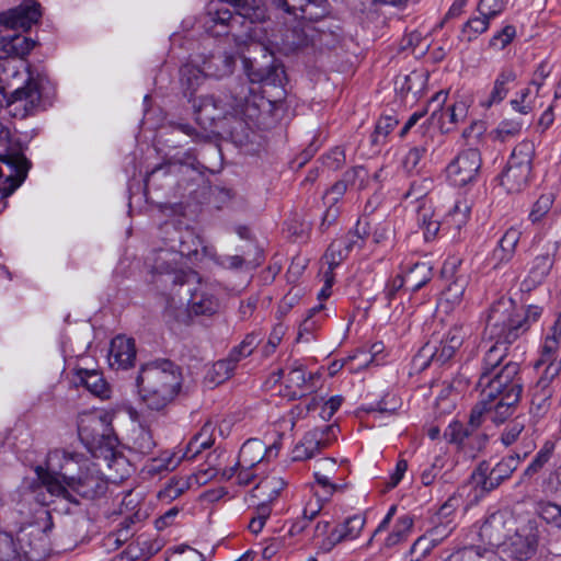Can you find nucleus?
<instances>
[{"label": "nucleus", "mask_w": 561, "mask_h": 561, "mask_svg": "<svg viewBox=\"0 0 561 561\" xmlns=\"http://www.w3.org/2000/svg\"><path fill=\"white\" fill-rule=\"evenodd\" d=\"M35 473L36 480L30 488L42 505H48L53 497L78 503L72 493L94 500L107 491V481L96 466L77 453L53 450L47 455L45 467L37 466Z\"/></svg>", "instance_id": "1"}, {"label": "nucleus", "mask_w": 561, "mask_h": 561, "mask_svg": "<svg viewBox=\"0 0 561 561\" xmlns=\"http://www.w3.org/2000/svg\"><path fill=\"white\" fill-rule=\"evenodd\" d=\"M136 386L141 402L149 410L162 411L181 391V368L164 358L146 363L139 369Z\"/></svg>", "instance_id": "2"}, {"label": "nucleus", "mask_w": 561, "mask_h": 561, "mask_svg": "<svg viewBox=\"0 0 561 561\" xmlns=\"http://www.w3.org/2000/svg\"><path fill=\"white\" fill-rule=\"evenodd\" d=\"M541 313L538 306L517 307L512 299H501L489 309L483 340L510 347L539 320Z\"/></svg>", "instance_id": "3"}, {"label": "nucleus", "mask_w": 561, "mask_h": 561, "mask_svg": "<svg viewBox=\"0 0 561 561\" xmlns=\"http://www.w3.org/2000/svg\"><path fill=\"white\" fill-rule=\"evenodd\" d=\"M247 94L248 88L242 85L236 95L203 94L194 98L192 105L197 123L208 128L228 117H238L243 112Z\"/></svg>", "instance_id": "4"}, {"label": "nucleus", "mask_w": 561, "mask_h": 561, "mask_svg": "<svg viewBox=\"0 0 561 561\" xmlns=\"http://www.w3.org/2000/svg\"><path fill=\"white\" fill-rule=\"evenodd\" d=\"M471 333L468 327L456 324L447 332L442 340L426 342L414 356V365L419 369H425L431 364L442 366L451 359L457 350L460 348L465 339Z\"/></svg>", "instance_id": "5"}, {"label": "nucleus", "mask_w": 561, "mask_h": 561, "mask_svg": "<svg viewBox=\"0 0 561 561\" xmlns=\"http://www.w3.org/2000/svg\"><path fill=\"white\" fill-rule=\"evenodd\" d=\"M78 435L94 457L103 456L107 459L115 456L117 438L112 434L105 417L95 414L81 417Z\"/></svg>", "instance_id": "6"}, {"label": "nucleus", "mask_w": 561, "mask_h": 561, "mask_svg": "<svg viewBox=\"0 0 561 561\" xmlns=\"http://www.w3.org/2000/svg\"><path fill=\"white\" fill-rule=\"evenodd\" d=\"M534 156L533 141L524 140L515 146L501 175V184L508 193H519L528 185Z\"/></svg>", "instance_id": "7"}, {"label": "nucleus", "mask_w": 561, "mask_h": 561, "mask_svg": "<svg viewBox=\"0 0 561 561\" xmlns=\"http://www.w3.org/2000/svg\"><path fill=\"white\" fill-rule=\"evenodd\" d=\"M477 386L481 390L480 397L482 398H520L523 380L519 364L515 362L505 363L501 370L488 377H479Z\"/></svg>", "instance_id": "8"}, {"label": "nucleus", "mask_w": 561, "mask_h": 561, "mask_svg": "<svg viewBox=\"0 0 561 561\" xmlns=\"http://www.w3.org/2000/svg\"><path fill=\"white\" fill-rule=\"evenodd\" d=\"M481 165L482 159L479 149L469 147L459 152L447 165V178L455 186H466L477 181Z\"/></svg>", "instance_id": "9"}, {"label": "nucleus", "mask_w": 561, "mask_h": 561, "mask_svg": "<svg viewBox=\"0 0 561 561\" xmlns=\"http://www.w3.org/2000/svg\"><path fill=\"white\" fill-rule=\"evenodd\" d=\"M517 520L508 511H497L490 514L480 527L479 537L488 545V549L506 543L510 534L516 526Z\"/></svg>", "instance_id": "10"}, {"label": "nucleus", "mask_w": 561, "mask_h": 561, "mask_svg": "<svg viewBox=\"0 0 561 561\" xmlns=\"http://www.w3.org/2000/svg\"><path fill=\"white\" fill-rule=\"evenodd\" d=\"M50 526L39 522L22 526L16 534V541L23 559L34 560L41 558L48 549L47 530Z\"/></svg>", "instance_id": "11"}, {"label": "nucleus", "mask_w": 561, "mask_h": 561, "mask_svg": "<svg viewBox=\"0 0 561 561\" xmlns=\"http://www.w3.org/2000/svg\"><path fill=\"white\" fill-rule=\"evenodd\" d=\"M233 0L211 1L203 19V27L214 36L227 35L231 32L239 19L229 9Z\"/></svg>", "instance_id": "12"}, {"label": "nucleus", "mask_w": 561, "mask_h": 561, "mask_svg": "<svg viewBox=\"0 0 561 561\" xmlns=\"http://www.w3.org/2000/svg\"><path fill=\"white\" fill-rule=\"evenodd\" d=\"M337 431L339 426L331 424L307 432L293 450L294 460L301 461L314 457L321 449L330 445Z\"/></svg>", "instance_id": "13"}, {"label": "nucleus", "mask_w": 561, "mask_h": 561, "mask_svg": "<svg viewBox=\"0 0 561 561\" xmlns=\"http://www.w3.org/2000/svg\"><path fill=\"white\" fill-rule=\"evenodd\" d=\"M20 66L24 69L25 79L23 85L18 87L11 94V104L21 103L25 113H32L35 111L42 100V87L45 80L41 75H34L28 67L24 65L23 60H20Z\"/></svg>", "instance_id": "14"}, {"label": "nucleus", "mask_w": 561, "mask_h": 561, "mask_svg": "<svg viewBox=\"0 0 561 561\" xmlns=\"http://www.w3.org/2000/svg\"><path fill=\"white\" fill-rule=\"evenodd\" d=\"M273 10L283 15L293 16L294 20L314 22L328 14V0H298L297 4H289L287 0H270Z\"/></svg>", "instance_id": "15"}, {"label": "nucleus", "mask_w": 561, "mask_h": 561, "mask_svg": "<svg viewBox=\"0 0 561 561\" xmlns=\"http://www.w3.org/2000/svg\"><path fill=\"white\" fill-rule=\"evenodd\" d=\"M517 469L516 460L510 456L499 461L492 469L483 461L473 472V478L480 488L490 492L496 489L504 480L508 479Z\"/></svg>", "instance_id": "16"}, {"label": "nucleus", "mask_w": 561, "mask_h": 561, "mask_svg": "<svg viewBox=\"0 0 561 561\" xmlns=\"http://www.w3.org/2000/svg\"><path fill=\"white\" fill-rule=\"evenodd\" d=\"M514 534L507 538V550L517 560L529 559L537 549L538 531L533 522H527L520 526H514Z\"/></svg>", "instance_id": "17"}, {"label": "nucleus", "mask_w": 561, "mask_h": 561, "mask_svg": "<svg viewBox=\"0 0 561 561\" xmlns=\"http://www.w3.org/2000/svg\"><path fill=\"white\" fill-rule=\"evenodd\" d=\"M35 0H25L20 5L0 13V23L11 30L27 31L37 23L42 13Z\"/></svg>", "instance_id": "18"}, {"label": "nucleus", "mask_w": 561, "mask_h": 561, "mask_svg": "<svg viewBox=\"0 0 561 561\" xmlns=\"http://www.w3.org/2000/svg\"><path fill=\"white\" fill-rule=\"evenodd\" d=\"M160 229L168 236L165 237L167 244H174V250L181 254V259L197 255L199 248L204 253L207 251L203 240L192 230L180 231L171 222H165Z\"/></svg>", "instance_id": "19"}, {"label": "nucleus", "mask_w": 561, "mask_h": 561, "mask_svg": "<svg viewBox=\"0 0 561 561\" xmlns=\"http://www.w3.org/2000/svg\"><path fill=\"white\" fill-rule=\"evenodd\" d=\"M278 450V443L266 446L265 443L259 438H250L240 448L237 467L254 468L263 459L276 457Z\"/></svg>", "instance_id": "20"}, {"label": "nucleus", "mask_w": 561, "mask_h": 561, "mask_svg": "<svg viewBox=\"0 0 561 561\" xmlns=\"http://www.w3.org/2000/svg\"><path fill=\"white\" fill-rule=\"evenodd\" d=\"M169 248H161L151 253L147 257V264L151 268V273L159 275L172 276V282L180 278L181 254L174 250V244H168Z\"/></svg>", "instance_id": "21"}, {"label": "nucleus", "mask_w": 561, "mask_h": 561, "mask_svg": "<svg viewBox=\"0 0 561 561\" xmlns=\"http://www.w3.org/2000/svg\"><path fill=\"white\" fill-rule=\"evenodd\" d=\"M520 239V232L515 228L505 231L497 241L496 247L485 259V263L492 270H500L512 261L515 255L516 247Z\"/></svg>", "instance_id": "22"}, {"label": "nucleus", "mask_w": 561, "mask_h": 561, "mask_svg": "<svg viewBox=\"0 0 561 561\" xmlns=\"http://www.w3.org/2000/svg\"><path fill=\"white\" fill-rule=\"evenodd\" d=\"M558 242L549 243L545 253L537 255L533 262L528 275L523 280V286L528 290L540 285L549 275L553 264L554 255L558 251Z\"/></svg>", "instance_id": "23"}, {"label": "nucleus", "mask_w": 561, "mask_h": 561, "mask_svg": "<svg viewBox=\"0 0 561 561\" xmlns=\"http://www.w3.org/2000/svg\"><path fill=\"white\" fill-rule=\"evenodd\" d=\"M434 526L423 536L419 537L411 547L412 553H420V557H425L432 549L438 546L446 539L454 530L455 524L453 519L436 522L433 520Z\"/></svg>", "instance_id": "24"}, {"label": "nucleus", "mask_w": 561, "mask_h": 561, "mask_svg": "<svg viewBox=\"0 0 561 561\" xmlns=\"http://www.w3.org/2000/svg\"><path fill=\"white\" fill-rule=\"evenodd\" d=\"M364 525V517L359 515L348 517L344 523L337 525L331 530L330 535L319 543V549L324 552H329L337 543L355 539L360 534Z\"/></svg>", "instance_id": "25"}, {"label": "nucleus", "mask_w": 561, "mask_h": 561, "mask_svg": "<svg viewBox=\"0 0 561 561\" xmlns=\"http://www.w3.org/2000/svg\"><path fill=\"white\" fill-rule=\"evenodd\" d=\"M188 311L195 316H210L218 309V299L214 289L204 283H198L193 289H188Z\"/></svg>", "instance_id": "26"}, {"label": "nucleus", "mask_w": 561, "mask_h": 561, "mask_svg": "<svg viewBox=\"0 0 561 561\" xmlns=\"http://www.w3.org/2000/svg\"><path fill=\"white\" fill-rule=\"evenodd\" d=\"M136 359L135 341L125 335H117L111 342L108 363L117 369H128Z\"/></svg>", "instance_id": "27"}, {"label": "nucleus", "mask_w": 561, "mask_h": 561, "mask_svg": "<svg viewBox=\"0 0 561 561\" xmlns=\"http://www.w3.org/2000/svg\"><path fill=\"white\" fill-rule=\"evenodd\" d=\"M369 185V174L368 171L362 167L357 165L350 170H347L343 174V179L335 182L328 194L331 196V201L336 203L347 191L348 186H356L358 191L367 188Z\"/></svg>", "instance_id": "28"}, {"label": "nucleus", "mask_w": 561, "mask_h": 561, "mask_svg": "<svg viewBox=\"0 0 561 561\" xmlns=\"http://www.w3.org/2000/svg\"><path fill=\"white\" fill-rule=\"evenodd\" d=\"M236 62L237 59L233 54L224 51L206 56L201 66L205 76L219 80L233 72Z\"/></svg>", "instance_id": "29"}, {"label": "nucleus", "mask_w": 561, "mask_h": 561, "mask_svg": "<svg viewBox=\"0 0 561 561\" xmlns=\"http://www.w3.org/2000/svg\"><path fill=\"white\" fill-rule=\"evenodd\" d=\"M516 80L517 73L512 67L502 68L493 82V88L490 94L480 102L481 106L490 108L493 105L500 104L505 100L511 85L514 84Z\"/></svg>", "instance_id": "30"}, {"label": "nucleus", "mask_w": 561, "mask_h": 561, "mask_svg": "<svg viewBox=\"0 0 561 561\" xmlns=\"http://www.w3.org/2000/svg\"><path fill=\"white\" fill-rule=\"evenodd\" d=\"M314 378L313 374L307 375L304 365L295 362L287 374L286 386L293 389V397L300 398L313 390Z\"/></svg>", "instance_id": "31"}, {"label": "nucleus", "mask_w": 561, "mask_h": 561, "mask_svg": "<svg viewBox=\"0 0 561 561\" xmlns=\"http://www.w3.org/2000/svg\"><path fill=\"white\" fill-rule=\"evenodd\" d=\"M414 516L404 513L398 516L391 527V531L383 540L385 548H393L405 542L413 531Z\"/></svg>", "instance_id": "32"}, {"label": "nucleus", "mask_w": 561, "mask_h": 561, "mask_svg": "<svg viewBox=\"0 0 561 561\" xmlns=\"http://www.w3.org/2000/svg\"><path fill=\"white\" fill-rule=\"evenodd\" d=\"M447 100V92L439 91L437 92L428 102V108H432V115L431 118L435 119L437 115L439 114V119L447 115L449 118V123L457 124L459 121H461L467 113L466 106L463 103H457L451 105L446 110V112H443V106Z\"/></svg>", "instance_id": "33"}, {"label": "nucleus", "mask_w": 561, "mask_h": 561, "mask_svg": "<svg viewBox=\"0 0 561 561\" xmlns=\"http://www.w3.org/2000/svg\"><path fill=\"white\" fill-rule=\"evenodd\" d=\"M175 176L176 173L173 170L172 164L165 160L163 163L154 167L150 172L147 173L145 178V187L147 190L171 187L176 183Z\"/></svg>", "instance_id": "34"}, {"label": "nucleus", "mask_w": 561, "mask_h": 561, "mask_svg": "<svg viewBox=\"0 0 561 561\" xmlns=\"http://www.w3.org/2000/svg\"><path fill=\"white\" fill-rule=\"evenodd\" d=\"M236 15L251 23L264 22L268 18L267 9L261 0H233Z\"/></svg>", "instance_id": "35"}, {"label": "nucleus", "mask_w": 561, "mask_h": 561, "mask_svg": "<svg viewBox=\"0 0 561 561\" xmlns=\"http://www.w3.org/2000/svg\"><path fill=\"white\" fill-rule=\"evenodd\" d=\"M520 398H496L488 399L489 420L494 424L504 423L514 412Z\"/></svg>", "instance_id": "36"}, {"label": "nucleus", "mask_w": 561, "mask_h": 561, "mask_svg": "<svg viewBox=\"0 0 561 561\" xmlns=\"http://www.w3.org/2000/svg\"><path fill=\"white\" fill-rule=\"evenodd\" d=\"M493 344L485 352L479 377H488L504 367L503 360L507 355L508 347L500 343L492 342Z\"/></svg>", "instance_id": "37"}, {"label": "nucleus", "mask_w": 561, "mask_h": 561, "mask_svg": "<svg viewBox=\"0 0 561 561\" xmlns=\"http://www.w3.org/2000/svg\"><path fill=\"white\" fill-rule=\"evenodd\" d=\"M403 277L411 291L425 286L433 277V268L428 262H416L404 272Z\"/></svg>", "instance_id": "38"}, {"label": "nucleus", "mask_w": 561, "mask_h": 561, "mask_svg": "<svg viewBox=\"0 0 561 561\" xmlns=\"http://www.w3.org/2000/svg\"><path fill=\"white\" fill-rule=\"evenodd\" d=\"M554 391V387H543L537 383L530 388V411L534 415L542 417L547 414L551 407Z\"/></svg>", "instance_id": "39"}, {"label": "nucleus", "mask_w": 561, "mask_h": 561, "mask_svg": "<svg viewBox=\"0 0 561 561\" xmlns=\"http://www.w3.org/2000/svg\"><path fill=\"white\" fill-rule=\"evenodd\" d=\"M78 382L84 386L92 394L98 397H105L107 393V385L102 377V374L95 369H77Z\"/></svg>", "instance_id": "40"}, {"label": "nucleus", "mask_w": 561, "mask_h": 561, "mask_svg": "<svg viewBox=\"0 0 561 561\" xmlns=\"http://www.w3.org/2000/svg\"><path fill=\"white\" fill-rule=\"evenodd\" d=\"M448 458L445 454L437 455L434 457L431 463L423 467L421 471V482L423 485H432L438 478L444 482H449V476L447 472H443L446 467Z\"/></svg>", "instance_id": "41"}, {"label": "nucleus", "mask_w": 561, "mask_h": 561, "mask_svg": "<svg viewBox=\"0 0 561 561\" xmlns=\"http://www.w3.org/2000/svg\"><path fill=\"white\" fill-rule=\"evenodd\" d=\"M444 561H497V557L492 549L468 546L451 553Z\"/></svg>", "instance_id": "42"}, {"label": "nucleus", "mask_w": 561, "mask_h": 561, "mask_svg": "<svg viewBox=\"0 0 561 561\" xmlns=\"http://www.w3.org/2000/svg\"><path fill=\"white\" fill-rule=\"evenodd\" d=\"M180 73L184 94L188 98L190 102H193V94L207 76L204 75L202 66L196 67L193 65L183 66Z\"/></svg>", "instance_id": "43"}, {"label": "nucleus", "mask_w": 561, "mask_h": 561, "mask_svg": "<svg viewBox=\"0 0 561 561\" xmlns=\"http://www.w3.org/2000/svg\"><path fill=\"white\" fill-rule=\"evenodd\" d=\"M167 161L172 164L175 173L183 172L185 170H192L198 174H203L204 165L198 161L197 156L193 149L185 150L183 152H176Z\"/></svg>", "instance_id": "44"}, {"label": "nucleus", "mask_w": 561, "mask_h": 561, "mask_svg": "<svg viewBox=\"0 0 561 561\" xmlns=\"http://www.w3.org/2000/svg\"><path fill=\"white\" fill-rule=\"evenodd\" d=\"M556 443L550 439L546 440L537 451L531 462L524 470L523 479L531 478L533 476L537 474L550 461Z\"/></svg>", "instance_id": "45"}, {"label": "nucleus", "mask_w": 561, "mask_h": 561, "mask_svg": "<svg viewBox=\"0 0 561 561\" xmlns=\"http://www.w3.org/2000/svg\"><path fill=\"white\" fill-rule=\"evenodd\" d=\"M156 447V442L153 440L151 432L144 427L137 426L133 430L130 435V450L146 456L151 454L153 448Z\"/></svg>", "instance_id": "46"}, {"label": "nucleus", "mask_w": 561, "mask_h": 561, "mask_svg": "<svg viewBox=\"0 0 561 561\" xmlns=\"http://www.w3.org/2000/svg\"><path fill=\"white\" fill-rule=\"evenodd\" d=\"M157 550L153 549L152 545L144 539L138 538L136 541L130 542L127 548L121 553V560L136 561V560H148Z\"/></svg>", "instance_id": "47"}, {"label": "nucleus", "mask_w": 561, "mask_h": 561, "mask_svg": "<svg viewBox=\"0 0 561 561\" xmlns=\"http://www.w3.org/2000/svg\"><path fill=\"white\" fill-rule=\"evenodd\" d=\"M369 234V224L367 221L358 220L354 230L347 232V234L339 241L343 244V249L346 252H352L355 249H360L366 238Z\"/></svg>", "instance_id": "48"}, {"label": "nucleus", "mask_w": 561, "mask_h": 561, "mask_svg": "<svg viewBox=\"0 0 561 561\" xmlns=\"http://www.w3.org/2000/svg\"><path fill=\"white\" fill-rule=\"evenodd\" d=\"M34 46L35 42L33 39L21 34L4 37V50L10 55H14L20 58L26 56Z\"/></svg>", "instance_id": "49"}, {"label": "nucleus", "mask_w": 561, "mask_h": 561, "mask_svg": "<svg viewBox=\"0 0 561 561\" xmlns=\"http://www.w3.org/2000/svg\"><path fill=\"white\" fill-rule=\"evenodd\" d=\"M211 445V425L205 424L201 432L190 440L184 457L187 459H193L203 449L209 448Z\"/></svg>", "instance_id": "50"}, {"label": "nucleus", "mask_w": 561, "mask_h": 561, "mask_svg": "<svg viewBox=\"0 0 561 561\" xmlns=\"http://www.w3.org/2000/svg\"><path fill=\"white\" fill-rule=\"evenodd\" d=\"M427 142L425 140L424 144L412 147L403 157L401 165L407 173H417L421 170V162L428 150Z\"/></svg>", "instance_id": "51"}, {"label": "nucleus", "mask_w": 561, "mask_h": 561, "mask_svg": "<svg viewBox=\"0 0 561 561\" xmlns=\"http://www.w3.org/2000/svg\"><path fill=\"white\" fill-rule=\"evenodd\" d=\"M470 428L459 421H453L444 432L445 439L466 450L467 438L470 436Z\"/></svg>", "instance_id": "52"}, {"label": "nucleus", "mask_w": 561, "mask_h": 561, "mask_svg": "<svg viewBox=\"0 0 561 561\" xmlns=\"http://www.w3.org/2000/svg\"><path fill=\"white\" fill-rule=\"evenodd\" d=\"M310 27L297 25L288 30L285 34L284 42L290 49H299L308 46L312 39L309 34Z\"/></svg>", "instance_id": "53"}, {"label": "nucleus", "mask_w": 561, "mask_h": 561, "mask_svg": "<svg viewBox=\"0 0 561 561\" xmlns=\"http://www.w3.org/2000/svg\"><path fill=\"white\" fill-rule=\"evenodd\" d=\"M0 561H24L18 541L7 531L0 535Z\"/></svg>", "instance_id": "54"}, {"label": "nucleus", "mask_w": 561, "mask_h": 561, "mask_svg": "<svg viewBox=\"0 0 561 561\" xmlns=\"http://www.w3.org/2000/svg\"><path fill=\"white\" fill-rule=\"evenodd\" d=\"M491 20L489 16L479 13V15L469 19L463 24L461 32L467 37V41L471 42L488 31Z\"/></svg>", "instance_id": "55"}, {"label": "nucleus", "mask_w": 561, "mask_h": 561, "mask_svg": "<svg viewBox=\"0 0 561 561\" xmlns=\"http://www.w3.org/2000/svg\"><path fill=\"white\" fill-rule=\"evenodd\" d=\"M398 121L392 116H382L379 118L371 135V144L375 146L383 145L388 135L397 127Z\"/></svg>", "instance_id": "56"}, {"label": "nucleus", "mask_w": 561, "mask_h": 561, "mask_svg": "<svg viewBox=\"0 0 561 561\" xmlns=\"http://www.w3.org/2000/svg\"><path fill=\"white\" fill-rule=\"evenodd\" d=\"M190 488V482L185 478H172L165 486L159 492L162 501H173L181 496Z\"/></svg>", "instance_id": "57"}, {"label": "nucleus", "mask_w": 561, "mask_h": 561, "mask_svg": "<svg viewBox=\"0 0 561 561\" xmlns=\"http://www.w3.org/2000/svg\"><path fill=\"white\" fill-rule=\"evenodd\" d=\"M468 286V277L465 275L457 276L444 291V298L451 305L461 302L466 288Z\"/></svg>", "instance_id": "58"}, {"label": "nucleus", "mask_w": 561, "mask_h": 561, "mask_svg": "<svg viewBox=\"0 0 561 561\" xmlns=\"http://www.w3.org/2000/svg\"><path fill=\"white\" fill-rule=\"evenodd\" d=\"M470 209L471 207L466 199L457 201L448 211L447 220L454 225L456 229H461L469 219Z\"/></svg>", "instance_id": "59"}, {"label": "nucleus", "mask_w": 561, "mask_h": 561, "mask_svg": "<svg viewBox=\"0 0 561 561\" xmlns=\"http://www.w3.org/2000/svg\"><path fill=\"white\" fill-rule=\"evenodd\" d=\"M560 350V342L553 341L551 339H543V342L540 347V356L534 363V368L539 370L542 364L548 362H559L557 359L558 352Z\"/></svg>", "instance_id": "60"}, {"label": "nucleus", "mask_w": 561, "mask_h": 561, "mask_svg": "<svg viewBox=\"0 0 561 561\" xmlns=\"http://www.w3.org/2000/svg\"><path fill=\"white\" fill-rule=\"evenodd\" d=\"M537 371L539 377L535 383L543 387H553L554 379L561 373V358L559 362H548L542 364L541 368Z\"/></svg>", "instance_id": "61"}, {"label": "nucleus", "mask_w": 561, "mask_h": 561, "mask_svg": "<svg viewBox=\"0 0 561 561\" xmlns=\"http://www.w3.org/2000/svg\"><path fill=\"white\" fill-rule=\"evenodd\" d=\"M554 202L552 193H546L539 196L529 213V219L535 224L540 221L551 209Z\"/></svg>", "instance_id": "62"}, {"label": "nucleus", "mask_w": 561, "mask_h": 561, "mask_svg": "<svg viewBox=\"0 0 561 561\" xmlns=\"http://www.w3.org/2000/svg\"><path fill=\"white\" fill-rule=\"evenodd\" d=\"M165 561H204V556L190 546H179L168 551Z\"/></svg>", "instance_id": "63"}, {"label": "nucleus", "mask_w": 561, "mask_h": 561, "mask_svg": "<svg viewBox=\"0 0 561 561\" xmlns=\"http://www.w3.org/2000/svg\"><path fill=\"white\" fill-rule=\"evenodd\" d=\"M236 367L237 366L232 364L228 357L217 360L209 373L211 381L215 383L224 382L232 376Z\"/></svg>", "instance_id": "64"}]
</instances>
